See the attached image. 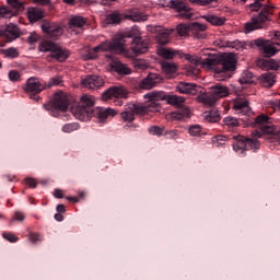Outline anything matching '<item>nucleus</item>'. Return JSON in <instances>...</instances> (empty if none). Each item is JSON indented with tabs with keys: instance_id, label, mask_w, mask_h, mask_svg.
I'll list each match as a JSON object with an SVG mask.
<instances>
[{
	"instance_id": "nucleus-5",
	"label": "nucleus",
	"mask_w": 280,
	"mask_h": 280,
	"mask_svg": "<svg viewBox=\"0 0 280 280\" xmlns=\"http://www.w3.org/2000/svg\"><path fill=\"white\" fill-rule=\"evenodd\" d=\"M39 51L47 52L50 51V58H55L59 62H65L69 58V50L62 49V47L56 45L54 42L45 40L39 47Z\"/></svg>"
},
{
	"instance_id": "nucleus-41",
	"label": "nucleus",
	"mask_w": 280,
	"mask_h": 280,
	"mask_svg": "<svg viewBox=\"0 0 280 280\" xmlns=\"http://www.w3.org/2000/svg\"><path fill=\"white\" fill-rule=\"evenodd\" d=\"M191 24H179L177 25V34L178 36H184L187 37L189 36V33H191L190 31Z\"/></svg>"
},
{
	"instance_id": "nucleus-64",
	"label": "nucleus",
	"mask_w": 280,
	"mask_h": 280,
	"mask_svg": "<svg viewBox=\"0 0 280 280\" xmlns=\"http://www.w3.org/2000/svg\"><path fill=\"white\" fill-rule=\"evenodd\" d=\"M38 40L37 34H31L28 37V43H36Z\"/></svg>"
},
{
	"instance_id": "nucleus-24",
	"label": "nucleus",
	"mask_w": 280,
	"mask_h": 280,
	"mask_svg": "<svg viewBox=\"0 0 280 280\" xmlns=\"http://www.w3.org/2000/svg\"><path fill=\"white\" fill-rule=\"evenodd\" d=\"M207 32V25L195 22L190 24V34H194L196 38H205V33Z\"/></svg>"
},
{
	"instance_id": "nucleus-18",
	"label": "nucleus",
	"mask_w": 280,
	"mask_h": 280,
	"mask_svg": "<svg viewBox=\"0 0 280 280\" xmlns=\"http://www.w3.org/2000/svg\"><path fill=\"white\" fill-rule=\"evenodd\" d=\"M117 115V110L114 108H96V117L100 124H105L107 119H110Z\"/></svg>"
},
{
	"instance_id": "nucleus-61",
	"label": "nucleus",
	"mask_w": 280,
	"mask_h": 280,
	"mask_svg": "<svg viewBox=\"0 0 280 280\" xmlns=\"http://www.w3.org/2000/svg\"><path fill=\"white\" fill-rule=\"evenodd\" d=\"M14 220H18V222H23V220H25V214H23V212L16 211L14 213Z\"/></svg>"
},
{
	"instance_id": "nucleus-28",
	"label": "nucleus",
	"mask_w": 280,
	"mask_h": 280,
	"mask_svg": "<svg viewBox=\"0 0 280 280\" xmlns=\"http://www.w3.org/2000/svg\"><path fill=\"white\" fill-rule=\"evenodd\" d=\"M259 81L266 89H270L276 82L275 74H272V72H266L259 77Z\"/></svg>"
},
{
	"instance_id": "nucleus-44",
	"label": "nucleus",
	"mask_w": 280,
	"mask_h": 280,
	"mask_svg": "<svg viewBox=\"0 0 280 280\" xmlns=\"http://www.w3.org/2000/svg\"><path fill=\"white\" fill-rule=\"evenodd\" d=\"M171 117L176 121H180V119H185V117H189V109H182L179 112L172 113Z\"/></svg>"
},
{
	"instance_id": "nucleus-11",
	"label": "nucleus",
	"mask_w": 280,
	"mask_h": 280,
	"mask_svg": "<svg viewBox=\"0 0 280 280\" xmlns=\"http://www.w3.org/2000/svg\"><path fill=\"white\" fill-rule=\"evenodd\" d=\"M161 82H163V78H161L159 73H149L139 82V89H142L143 91H152V89L158 84H161Z\"/></svg>"
},
{
	"instance_id": "nucleus-7",
	"label": "nucleus",
	"mask_w": 280,
	"mask_h": 280,
	"mask_svg": "<svg viewBox=\"0 0 280 280\" xmlns=\"http://www.w3.org/2000/svg\"><path fill=\"white\" fill-rule=\"evenodd\" d=\"M44 108L50 113H54L55 110L66 113L67 108H69V98L67 97V94L59 91L54 95L50 103L44 104Z\"/></svg>"
},
{
	"instance_id": "nucleus-63",
	"label": "nucleus",
	"mask_w": 280,
	"mask_h": 280,
	"mask_svg": "<svg viewBox=\"0 0 280 280\" xmlns=\"http://www.w3.org/2000/svg\"><path fill=\"white\" fill-rule=\"evenodd\" d=\"M166 135L168 139H178V131H168Z\"/></svg>"
},
{
	"instance_id": "nucleus-52",
	"label": "nucleus",
	"mask_w": 280,
	"mask_h": 280,
	"mask_svg": "<svg viewBox=\"0 0 280 280\" xmlns=\"http://www.w3.org/2000/svg\"><path fill=\"white\" fill-rule=\"evenodd\" d=\"M266 5L268 4H261V2L255 0L253 3L249 4V10L252 12H259V10H261V8L264 10Z\"/></svg>"
},
{
	"instance_id": "nucleus-48",
	"label": "nucleus",
	"mask_w": 280,
	"mask_h": 280,
	"mask_svg": "<svg viewBox=\"0 0 280 280\" xmlns=\"http://www.w3.org/2000/svg\"><path fill=\"white\" fill-rule=\"evenodd\" d=\"M212 143L217 148H220V145H224V143H226V137H224V136H217V137L212 138Z\"/></svg>"
},
{
	"instance_id": "nucleus-25",
	"label": "nucleus",
	"mask_w": 280,
	"mask_h": 280,
	"mask_svg": "<svg viewBox=\"0 0 280 280\" xmlns=\"http://www.w3.org/2000/svg\"><path fill=\"white\" fill-rule=\"evenodd\" d=\"M173 28H163L156 35V40L160 45H167L170 43V36H172Z\"/></svg>"
},
{
	"instance_id": "nucleus-17",
	"label": "nucleus",
	"mask_w": 280,
	"mask_h": 280,
	"mask_svg": "<svg viewBox=\"0 0 280 280\" xmlns=\"http://www.w3.org/2000/svg\"><path fill=\"white\" fill-rule=\"evenodd\" d=\"M176 91L183 95H196L198 93V85L187 82H179L176 85Z\"/></svg>"
},
{
	"instance_id": "nucleus-37",
	"label": "nucleus",
	"mask_w": 280,
	"mask_h": 280,
	"mask_svg": "<svg viewBox=\"0 0 280 280\" xmlns=\"http://www.w3.org/2000/svg\"><path fill=\"white\" fill-rule=\"evenodd\" d=\"M262 65L265 69H270L271 71H279L280 69V60L268 59V60H264Z\"/></svg>"
},
{
	"instance_id": "nucleus-60",
	"label": "nucleus",
	"mask_w": 280,
	"mask_h": 280,
	"mask_svg": "<svg viewBox=\"0 0 280 280\" xmlns=\"http://www.w3.org/2000/svg\"><path fill=\"white\" fill-rule=\"evenodd\" d=\"M232 49H236L237 51H240V49H244V44L242 42H230V46Z\"/></svg>"
},
{
	"instance_id": "nucleus-59",
	"label": "nucleus",
	"mask_w": 280,
	"mask_h": 280,
	"mask_svg": "<svg viewBox=\"0 0 280 280\" xmlns=\"http://www.w3.org/2000/svg\"><path fill=\"white\" fill-rule=\"evenodd\" d=\"M25 184L31 187L32 189H36V186L38 185V183L36 182V179H34L33 177H26L24 179Z\"/></svg>"
},
{
	"instance_id": "nucleus-12",
	"label": "nucleus",
	"mask_w": 280,
	"mask_h": 280,
	"mask_svg": "<svg viewBox=\"0 0 280 280\" xmlns=\"http://www.w3.org/2000/svg\"><path fill=\"white\" fill-rule=\"evenodd\" d=\"M141 113H143V107L129 103L126 110L120 114V117L130 124L131 121H135V115H139Z\"/></svg>"
},
{
	"instance_id": "nucleus-46",
	"label": "nucleus",
	"mask_w": 280,
	"mask_h": 280,
	"mask_svg": "<svg viewBox=\"0 0 280 280\" xmlns=\"http://www.w3.org/2000/svg\"><path fill=\"white\" fill-rule=\"evenodd\" d=\"M246 150H259V141L256 139H245Z\"/></svg>"
},
{
	"instance_id": "nucleus-30",
	"label": "nucleus",
	"mask_w": 280,
	"mask_h": 280,
	"mask_svg": "<svg viewBox=\"0 0 280 280\" xmlns=\"http://www.w3.org/2000/svg\"><path fill=\"white\" fill-rule=\"evenodd\" d=\"M161 67L163 73H165L166 75H174V73L178 71V66H176L174 62L162 61Z\"/></svg>"
},
{
	"instance_id": "nucleus-27",
	"label": "nucleus",
	"mask_w": 280,
	"mask_h": 280,
	"mask_svg": "<svg viewBox=\"0 0 280 280\" xmlns=\"http://www.w3.org/2000/svg\"><path fill=\"white\" fill-rule=\"evenodd\" d=\"M79 105L84 106L90 113H93V107L95 106V97L85 94L81 96Z\"/></svg>"
},
{
	"instance_id": "nucleus-49",
	"label": "nucleus",
	"mask_w": 280,
	"mask_h": 280,
	"mask_svg": "<svg viewBox=\"0 0 280 280\" xmlns=\"http://www.w3.org/2000/svg\"><path fill=\"white\" fill-rule=\"evenodd\" d=\"M9 80L11 82H19L21 80V72L16 70L9 71Z\"/></svg>"
},
{
	"instance_id": "nucleus-35",
	"label": "nucleus",
	"mask_w": 280,
	"mask_h": 280,
	"mask_svg": "<svg viewBox=\"0 0 280 280\" xmlns=\"http://www.w3.org/2000/svg\"><path fill=\"white\" fill-rule=\"evenodd\" d=\"M167 104H171V106H183L185 104V97L178 96V95H168L166 96Z\"/></svg>"
},
{
	"instance_id": "nucleus-20",
	"label": "nucleus",
	"mask_w": 280,
	"mask_h": 280,
	"mask_svg": "<svg viewBox=\"0 0 280 280\" xmlns=\"http://www.w3.org/2000/svg\"><path fill=\"white\" fill-rule=\"evenodd\" d=\"M210 90H211L212 95L217 100H221L222 97H229V95H230V90H229V88H226V85L215 84V85L211 86Z\"/></svg>"
},
{
	"instance_id": "nucleus-38",
	"label": "nucleus",
	"mask_w": 280,
	"mask_h": 280,
	"mask_svg": "<svg viewBox=\"0 0 280 280\" xmlns=\"http://www.w3.org/2000/svg\"><path fill=\"white\" fill-rule=\"evenodd\" d=\"M16 16V11L11 10L8 5L0 7V19H12Z\"/></svg>"
},
{
	"instance_id": "nucleus-26",
	"label": "nucleus",
	"mask_w": 280,
	"mask_h": 280,
	"mask_svg": "<svg viewBox=\"0 0 280 280\" xmlns=\"http://www.w3.org/2000/svg\"><path fill=\"white\" fill-rule=\"evenodd\" d=\"M28 21L31 23H36V21H40V19H44L45 12L38 8H30L27 11Z\"/></svg>"
},
{
	"instance_id": "nucleus-19",
	"label": "nucleus",
	"mask_w": 280,
	"mask_h": 280,
	"mask_svg": "<svg viewBox=\"0 0 280 280\" xmlns=\"http://www.w3.org/2000/svg\"><path fill=\"white\" fill-rule=\"evenodd\" d=\"M233 109L236 110V113H241L242 115H250V106L244 98L234 100Z\"/></svg>"
},
{
	"instance_id": "nucleus-4",
	"label": "nucleus",
	"mask_w": 280,
	"mask_h": 280,
	"mask_svg": "<svg viewBox=\"0 0 280 280\" xmlns=\"http://www.w3.org/2000/svg\"><path fill=\"white\" fill-rule=\"evenodd\" d=\"M270 14H272V7H264L257 16L252 18L250 22L245 23V33L250 34V32H255V30H261L264 23L269 21Z\"/></svg>"
},
{
	"instance_id": "nucleus-50",
	"label": "nucleus",
	"mask_w": 280,
	"mask_h": 280,
	"mask_svg": "<svg viewBox=\"0 0 280 280\" xmlns=\"http://www.w3.org/2000/svg\"><path fill=\"white\" fill-rule=\"evenodd\" d=\"M206 119L210 121V124H217V121L220 119V114L210 112L208 115H206Z\"/></svg>"
},
{
	"instance_id": "nucleus-31",
	"label": "nucleus",
	"mask_w": 280,
	"mask_h": 280,
	"mask_svg": "<svg viewBox=\"0 0 280 280\" xmlns=\"http://www.w3.org/2000/svg\"><path fill=\"white\" fill-rule=\"evenodd\" d=\"M124 16L118 12H113L106 15L105 23L107 25H118V23H121Z\"/></svg>"
},
{
	"instance_id": "nucleus-23",
	"label": "nucleus",
	"mask_w": 280,
	"mask_h": 280,
	"mask_svg": "<svg viewBox=\"0 0 280 280\" xmlns=\"http://www.w3.org/2000/svg\"><path fill=\"white\" fill-rule=\"evenodd\" d=\"M201 19L207 21V23H210V25H215L218 27H220V26L224 25V23H226V18L218 16L215 14L201 15Z\"/></svg>"
},
{
	"instance_id": "nucleus-47",
	"label": "nucleus",
	"mask_w": 280,
	"mask_h": 280,
	"mask_svg": "<svg viewBox=\"0 0 280 280\" xmlns=\"http://www.w3.org/2000/svg\"><path fill=\"white\" fill-rule=\"evenodd\" d=\"M188 132L191 137H200L202 135V127L200 125H192L188 128Z\"/></svg>"
},
{
	"instance_id": "nucleus-14",
	"label": "nucleus",
	"mask_w": 280,
	"mask_h": 280,
	"mask_svg": "<svg viewBox=\"0 0 280 280\" xmlns=\"http://www.w3.org/2000/svg\"><path fill=\"white\" fill-rule=\"evenodd\" d=\"M82 86L90 90L102 89L104 86V79L100 75H88L81 81Z\"/></svg>"
},
{
	"instance_id": "nucleus-40",
	"label": "nucleus",
	"mask_w": 280,
	"mask_h": 280,
	"mask_svg": "<svg viewBox=\"0 0 280 280\" xmlns=\"http://www.w3.org/2000/svg\"><path fill=\"white\" fill-rule=\"evenodd\" d=\"M0 54L3 55L4 58H19V49L14 47L1 49Z\"/></svg>"
},
{
	"instance_id": "nucleus-62",
	"label": "nucleus",
	"mask_w": 280,
	"mask_h": 280,
	"mask_svg": "<svg viewBox=\"0 0 280 280\" xmlns=\"http://www.w3.org/2000/svg\"><path fill=\"white\" fill-rule=\"evenodd\" d=\"M135 67L137 69H141L142 71L148 69V65H145V62H143V61H136Z\"/></svg>"
},
{
	"instance_id": "nucleus-45",
	"label": "nucleus",
	"mask_w": 280,
	"mask_h": 280,
	"mask_svg": "<svg viewBox=\"0 0 280 280\" xmlns=\"http://www.w3.org/2000/svg\"><path fill=\"white\" fill-rule=\"evenodd\" d=\"M45 89H51V86H62V77H54L47 84H44Z\"/></svg>"
},
{
	"instance_id": "nucleus-1",
	"label": "nucleus",
	"mask_w": 280,
	"mask_h": 280,
	"mask_svg": "<svg viewBox=\"0 0 280 280\" xmlns=\"http://www.w3.org/2000/svg\"><path fill=\"white\" fill-rule=\"evenodd\" d=\"M235 56L226 55L219 57L217 55H209L201 65L207 69H213L214 78L219 82H224L231 78V71H235Z\"/></svg>"
},
{
	"instance_id": "nucleus-32",
	"label": "nucleus",
	"mask_w": 280,
	"mask_h": 280,
	"mask_svg": "<svg viewBox=\"0 0 280 280\" xmlns=\"http://www.w3.org/2000/svg\"><path fill=\"white\" fill-rule=\"evenodd\" d=\"M158 55H160L161 58H164V60H172L174 56H176V50L172 48L159 47Z\"/></svg>"
},
{
	"instance_id": "nucleus-53",
	"label": "nucleus",
	"mask_w": 280,
	"mask_h": 280,
	"mask_svg": "<svg viewBox=\"0 0 280 280\" xmlns=\"http://www.w3.org/2000/svg\"><path fill=\"white\" fill-rule=\"evenodd\" d=\"M213 45L215 47H230L231 42L223 39V38H218L213 42Z\"/></svg>"
},
{
	"instance_id": "nucleus-57",
	"label": "nucleus",
	"mask_w": 280,
	"mask_h": 280,
	"mask_svg": "<svg viewBox=\"0 0 280 280\" xmlns=\"http://www.w3.org/2000/svg\"><path fill=\"white\" fill-rule=\"evenodd\" d=\"M2 236L4 237V240H7L8 242H11V243H14V242H19V237H16L14 234L12 233H8V232H4L2 234Z\"/></svg>"
},
{
	"instance_id": "nucleus-22",
	"label": "nucleus",
	"mask_w": 280,
	"mask_h": 280,
	"mask_svg": "<svg viewBox=\"0 0 280 280\" xmlns=\"http://www.w3.org/2000/svg\"><path fill=\"white\" fill-rule=\"evenodd\" d=\"M42 30L45 34H48V36H60L62 34L61 27L54 26L47 21L43 22Z\"/></svg>"
},
{
	"instance_id": "nucleus-6",
	"label": "nucleus",
	"mask_w": 280,
	"mask_h": 280,
	"mask_svg": "<svg viewBox=\"0 0 280 280\" xmlns=\"http://www.w3.org/2000/svg\"><path fill=\"white\" fill-rule=\"evenodd\" d=\"M255 126H259L261 131H253L252 137H254V139H261L264 135H279V131L275 130V125L270 121V117L264 114L256 117Z\"/></svg>"
},
{
	"instance_id": "nucleus-55",
	"label": "nucleus",
	"mask_w": 280,
	"mask_h": 280,
	"mask_svg": "<svg viewBox=\"0 0 280 280\" xmlns=\"http://www.w3.org/2000/svg\"><path fill=\"white\" fill-rule=\"evenodd\" d=\"M149 132L150 135H155L158 137H161V135H163V128L159 126H153L149 128Z\"/></svg>"
},
{
	"instance_id": "nucleus-16",
	"label": "nucleus",
	"mask_w": 280,
	"mask_h": 280,
	"mask_svg": "<svg viewBox=\"0 0 280 280\" xmlns=\"http://www.w3.org/2000/svg\"><path fill=\"white\" fill-rule=\"evenodd\" d=\"M72 115L75 117V119H79V121H89V119L93 117V113L80 104L72 107Z\"/></svg>"
},
{
	"instance_id": "nucleus-3",
	"label": "nucleus",
	"mask_w": 280,
	"mask_h": 280,
	"mask_svg": "<svg viewBox=\"0 0 280 280\" xmlns=\"http://www.w3.org/2000/svg\"><path fill=\"white\" fill-rule=\"evenodd\" d=\"M140 32L138 27H133L130 33L125 35V38H133L131 51L128 52L127 58H135L139 54H147L148 43L141 40Z\"/></svg>"
},
{
	"instance_id": "nucleus-29",
	"label": "nucleus",
	"mask_w": 280,
	"mask_h": 280,
	"mask_svg": "<svg viewBox=\"0 0 280 280\" xmlns=\"http://www.w3.org/2000/svg\"><path fill=\"white\" fill-rule=\"evenodd\" d=\"M198 102L201 104H205V106H215V102H218V98L211 94H201L198 96Z\"/></svg>"
},
{
	"instance_id": "nucleus-8",
	"label": "nucleus",
	"mask_w": 280,
	"mask_h": 280,
	"mask_svg": "<svg viewBox=\"0 0 280 280\" xmlns=\"http://www.w3.org/2000/svg\"><path fill=\"white\" fill-rule=\"evenodd\" d=\"M130 92H128V89L124 88V85L118 86H110L102 94V101L108 102V100H126L128 98V95Z\"/></svg>"
},
{
	"instance_id": "nucleus-36",
	"label": "nucleus",
	"mask_w": 280,
	"mask_h": 280,
	"mask_svg": "<svg viewBox=\"0 0 280 280\" xmlns=\"http://www.w3.org/2000/svg\"><path fill=\"white\" fill-rule=\"evenodd\" d=\"M240 84H253L255 82L253 72L245 70L238 79Z\"/></svg>"
},
{
	"instance_id": "nucleus-54",
	"label": "nucleus",
	"mask_w": 280,
	"mask_h": 280,
	"mask_svg": "<svg viewBox=\"0 0 280 280\" xmlns=\"http://www.w3.org/2000/svg\"><path fill=\"white\" fill-rule=\"evenodd\" d=\"M185 58L190 62V65H195L196 67L198 65H202V61H200V58L191 56V55H185Z\"/></svg>"
},
{
	"instance_id": "nucleus-33",
	"label": "nucleus",
	"mask_w": 280,
	"mask_h": 280,
	"mask_svg": "<svg viewBox=\"0 0 280 280\" xmlns=\"http://www.w3.org/2000/svg\"><path fill=\"white\" fill-rule=\"evenodd\" d=\"M70 30L73 27H84L86 25V19L80 15H75L69 20Z\"/></svg>"
},
{
	"instance_id": "nucleus-39",
	"label": "nucleus",
	"mask_w": 280,
	"mask_h": 280,
	"mask_svg": "<svg viewBox=\"0 0 280 280\" xmlns=\"http://www.w3.org/2000/svg\"><path fill=\"white\" fill-rule=\"evenodd\" d=\"M114 69L116 73H119V75H130V73H132V70H130V68L124 63H116Z\"/></svg>"
},
{
	"instance_id": "nucleus-2",
	"label": "nucleus",
	"mask_w": 280,
	"mask_h": 280,
	"mask_svg": "<svg viewBox=\"0 0 280 280\" xmlns=\"http://www.w3.org/2000/svg\"><path fill=\"white\" fill-rule=\"evenodd\" d=\"M125 38L126 36L112 42L105 40L101 45L91 48L88 55L84 56V60H95L100 51H112V54H122L124 56H128L129 51L124 47V45H126Z\"/></svg>"
},
{
	"instance_id": "nucleus-34",
	"label": "nucleus",
	"mask_w": 280,
	"mask_h": 280,
	"mask_svg": "<svg viewBox=\"0 0 280 280\" xmlns=\"http://www.w3.org/2000/svg\"><path fill=\"white\" fill-rule=\"evenodd\" d=\"M236 143H233V149L235 152H244L246 150V138L242 136L234 137Z\"/></svg>"
},
{
	"instance_id": "nucleus-43",
	"label": "nucleus",
	"mask_w": 280,
	"mask_h": 280,
	"mask_svg": "<svg viewBox=\"0 0 280 280\" xmlns=\"http://www.w3.org/2000/svg\"><path fill=\"white\" fill-rule=\"evenodd\" d=\"M224 126H226L230 129L237 128L240 126V120L233 116H228L223 119Z\"/></svg>"
},
{
	"instance_id": "nucleus-56",
	"label": "nucleus",
	"mask_w": 280,
	"mask_h": 280,
	"mask_svg": "<svg viewBox=\"0 0 280 280\" xmlns=\"http://www.w3.org/2000/svg\"><path fill=\"white\" fill-rule=\"evenodd\" d=\"M28 240L33 244H36V242H40L43 240V236L38 233H30Z\"/></svg>"
},
{
	"instance_id": "nucleus-10",
	"label": "nucleus",
	"mask_w": 280,
	"mask_h": 280,
	"mask_svg": "<svg viewBox=\"0 0 280 280\" xmlns=\"http://www.w3.org/2000/svg\"><path fill=\"white\" fill-rule=\"evenodd\" d=\"M256 47H259L267 58H272L278 51H280V43H270V40L256 39Z\"/></svg>"
},
{
	"instance_id": "nucleus-9",
	"label": "nucleus",
	"mask_w": 280,
	"mask_h": 280,
	"mask_svg": "<svg viewBox=\"0 0 280 280\" xmlns=\"http://www.w3.org/2000/svg\"><path fill=\"white\" fill-rule=\"evenodd\" d=\"M147 104V108H151V110H159V106H161V102L166 100L165 92L162 91H151L143 95Z\"/></svg>"
},
{
	"instance_id": "nucleus-21",
	"label": "nucleus",
	"mask_w": 280,
	"mask_h": 280,
	"mask_svg": "<svg viewBox=\"0 0 280 280\" xmlns=\"http://www.w3.org/2000/svg\"><path fill=\"white\" fill-rule=\"evenodd\" d=\"M19 34H21V32L19 31V27L14 24L7 25L4 31L0 30V36H7V38H10V40L19 38Z\"/></svg>"
},
{
	"instance_id": "nucleus-15",
	"label": "nucleus",
	"mask_w": 280,
	"mask_h": 280,
	"mask_svg": "<svg viewBox=\"0 0 280 280\" xmlns=\"http://www.w3.org/2000/svg\"><path fill=\"white\" fill-rule=\"evenodd\" d=\"M170 5L176 12H185V13L180 14L182 19H191V13H188L189 10H191V9L189 8V5H187V3L185 1H182V0H171L170 1Z\"/></svg>"
},
{
	"instance_id": "nucleus-13",
	"label": "nucleus",
	"mask_w": 280,
	"mask_h": 280,
	"mask_svg": "<svg viewBox=\"0 0 280 280\" xmlns=\"http://www.w3.org/2000/svg\"><path fill=\"white\" fill-rule=\"evenodd\" d=\"M23 89L25 93H42V91H45V84L40 83L38 78L31 77L27 79Z\"/></svg>"
},
{
	"instance_id": "nucleus-58",
	"label": "nucleus",
	"mask_w": 280,
	"mask_h": 280,
	"mask_svg": "<svg viewBox=\"0 0 280 280\" xmlns=\"http://www.w3.org/2000/svg\"><path fill=\"white\" fill-rule=\"evenodd\" d=\"M189 3H195L196 5H209L215 0H188Z\"/></svg>"
},
{
	"instance_id": "nucleus-51",
	"label": "nucleus",
	"mask_w": 280,
	"mask_h": 280,
	"mask_svg": "<svg viewBox=\"0 0 280 280\" xmlns=\"http://www.w3.org/2000/svg\"><path fill=\"white\" fill-rule=\"evenodd\" d=\"M7 3L11 10H14L15 14L16 11L21 10V2L19 0H7Z\"/></svg>"
},
{
	"instance_id": "nucleus-42",
	"label": "nucleus",
	"mask_w": 280,
	"mask_h": 280,
	"mask_svg": "<svg viewBox=\"0 0 280 280\" xmlns=\"http://www.w3.org/2000/svg\"><path fill=\"white\" fill-rule=\"evenodd\" d=\"M80 130V124L78 122H67L61 127V132H75Z\"/></svg>"
}]
</instances>
